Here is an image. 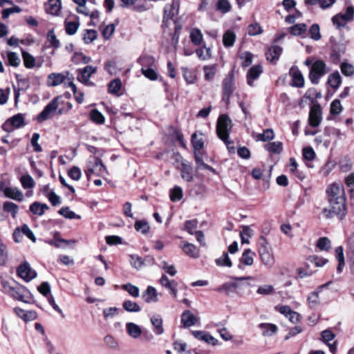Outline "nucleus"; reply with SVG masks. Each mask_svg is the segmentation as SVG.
I'll return each mask as SVG.
<instances>
[{
    "mask_svg": "<svg viewBox=\"0 0 354 354\" xmlns=\"http://www.w3.org/2000/svg\"><path fill=\"white\" fill-rule=\"evenodd\" d=\"M259 328L263 329V336H272L277 331V326L272 324L262 323L259 324Z\"/></svg>",
    "mask_w": 354,
    "mask_h": 354,
    "instance_id": "obj_33",
    "label": "nucleus"
},
{
    "mask_svg": "<svg viewBox=\"0 0 354 354\" xmlns=\"http://www.w3.org/2000/svg\"><path fill=\"white\" fill-rule=\"evenodd\" d=\"M138 62L142 66V68H151L154 66L155 59L151 55H142L141 56Z\"/></svg>",
    "mask_w": 354,
    "mask_h": 354,
    "instance_id": "obj_34",
    "label": "nucleus"
},
{
    "mask_svg": "<svg viewBox=\"0 0 354 354\" xmlns=\"http://www.w3.org/2000/svg\"><path fill=\"white\" fill-rule=\"evenodd\" d=\"M231 122L230 118L227 115L223 114L219 116L216 125L217 135L225 142L228 149H230V145L232 144V142L228 140Z\"/></svg>",
    "mask_w": 354,
    "mask_h": 354,
    "instance_id": "obj_3",
    "label": "nucleus"
},
{
    "mask_svg": "<svg viewBox=\"0 0 354 354\" xmlns=\"http://www.w3.org/2000/svg\"><path fill=\"white\" fill-rule=\"evenodd\" d=\"M126 330L127 334L133 339L138 338L142 333L140 326L133 322L126 324Z\"/></svg>",
    "mask_w": 354,
    "mask_h": 354,
    "instance_id": "obj_21",
    "label": "nucleus"
},
{
    "mask_svg": "<svg viewBox=\"0 0 354 354\" xmlns=\"http://www.w3.org/2000/svg\"><path fill=\"white\" fill-rule=\"evenodd\" d=\"M215 263L218 266H226L230 268L232 266V263L227 252H223L221 257L215 260Z\"/></svg>",
    "mask_w": 354,
    "mask_h": 354,
    "instance_id": "obj_48",
    "label": "nucleus"
},
{
    "mask_svg": "<svg viewBox=\"0 0 354 354\" xmlns=\"http://www.w3.org/2000/svg\"><path fill=\"white\" fill-rule=\"evenodd\" d=\"M341 81L342 78L338 72L332 73L328 78V83L334 89H337L339 86Z\"/></svg>",
    "mask_w": 354,
    "mask_h": 354,
    "instance_id": "obj_40",
    "label": "nucleus"
},
{
    "mask_svg": "<svg viewBox=\"0 0 354 354\" xmlns=\"http://www.w3.org/2000/svg\"><path fill=\"white\" fill-rule=\"evenodd\" d=\"M122 288L124 290L127 291L128 293L133 297H138L140 295L139 288L131 283L124 284L122 286Z\"/></svg>",
    "mask_w": 354,
    "mask_h": 354,
    "instance_id": "obj_52",
    "label": "nucleus"
},
{
    "mask_svg": "<svg viewBox=\"0 0 354 354\" xmlns=\"http://www.w3.org/2000/svg\"><path fill=\"white\" fill-rule=\"evenodd\" d=\"M21 183L24 188L29 189L33 187L35 182L30 175H24L21 177Z\"/></svg>",
    "mask_w": 354,
    "mask_h": 354,
    "instance_id": "obj_63",
    "label": "nucleus"
},
{
    "mask_svg": "<svg viewBox=\"0 0 354 354\" xmlns=\"http://www.w3.org/2000/svg\"><path fill=\"white\" fill-rule=\"evenodd\" d=\"M190 39L194 44L196 46L201 44L203 41V34L201 31L198 28L192 29L190 33Z\"/></svg>",
    "mask_w": 354,
    "mask_h": 354,
    "instance_id": "obj_41",
    "label": "nucleus"
},
{
    "mask_svg": "<svg viewBox=\"0 0 354 354\" xmlns=\"http://www.w3.org/2000/svg\"><path fill=\"white\" fill-rule=\"evenodd\" d=\"M22 57L24 66L28 68H32L35 66V59L29 53L22 50Z\"/></svg>",
    "mask_w": 354,
    "mask_h": 354,
    "instance_id": "obj_38",
    "label": "nucleus"
},
{
    "mask_svg": "<svg viewBox=\"0 0 354 354\" xmlns=\"http://www.w3.org/2000/svg\"><path fill=\"white\" fill-rule=\"evenodd\" d=\"M97 71L96 67L92 66H86L83 68L77 70V80L84 83L85 85L93 84L89 81L90 77Z\"/></svg>",
    "mask_w": 354,
    "mask_h": 354,
    "instance_id": "obj_9",
    "label": "nucleus"
},
{
    "mask_svg": "<svg viewBox=\"0 0 354 354\" xmlns=\"http://www.w3.org/2000/svg\"><path fill=\"white\" fill-rule=\"evenodd\" d=\"M231 8V5L227 0H218L216 5V9L223 14L230 12Z\"/></svg>",
    "mask_w": 354,
    "mask_h": 354,
    "instance_id": "obj_47",
    "label": "nucleus"
},
{
    "mask_svg": "<svg viewBox=\"0 0 354 354\" xmlns=\"http://www.w3.org/2000/svg\"><path fill=\"white\" fill-rule=\"evenodd\" d=\"M258 250L262 263L270 268L274 264V257L271 247L263 236H261L258 241Z\"/></svg>",
    "mask_w": 354,
    "mask_h": 354,
    "instance_id": "obj_2",
    "label": "nucleus"
},
{
    "mask_svg": "<svg viewBox=\"0 0 354 354\" xmlns=\"http://www.w3.org/2000/svg\"><path fill=\"white\" fill-rule=\"evenodd\" d=\"M80 24L79 22L75 21H69L65 22V29L66 32L69 35H73L75 34L77 32L78 28H79Z\"/></svg>",
    "mask_w": 354,
    "mask_h": 354,
    "instance_id": "obj_58",
    "label": "nucleus"
},
{
    "mask_svg": "<svg viewBox=\"0 0 354 354\" xmlns=\"http://www.w3.org/2000/svg\"><path fill=\"white\" fill-rule=\"evenodd\" d=\"M8 65H10L14 67H17L19 66L21 63V59L17 55V53L15 52H9L8 53Z\"/></svg>",
    "mask_w": 354,
    "mask_h": 354,
    "instance_id": "obj_49",
    "label": "nucleus"
},
{
    "mask_svg": "<svg viewBox=\"0 0 354 354\" xmlns=\"http://www.w3.org/2000/svg\"><path fill=\"white\" fill-rule=\"evenodd\" d=\"M325 283L324 285H322L319 286L317 288V290L312 292L308 297V306L312 309H315L318 307L319 304V292L321 291L324 288L326 287L329 283Z\"/></svg>",
    "mask_w": 354,
    "mask_h": 354,
    "instance_id": "obj_16",
    "label": "nucleus"
},
{
    "mask_svg": "<svg viewBox=\"0 0 354 354\" xmlns=\"http://www.w3.org/2000/svg\"><path fill=\"white\" fill-rule=\"evenodd\" d=\"M58 213L63 216L64 217L68 218V219H73V218H80V216L77 215L74 212L70 210L68 207H62Z\"/></svg>",
    "mask_w": 354,
    "mask_h": 354,
    "instance_id": "obj_51",
    "label": "nucleus"
},
{
    "mask_svg": "<svg viewBox=\"0 0 354 354\" xmlns=\"http://www.w3.org/2000/svg\"><path fill=\"white\" fill-rule=\"evenodd\" d=\"M179 2L174 1L171 5H166L164 8V18L172 19L178 14Z\"/></svg>",
    "mask_w": 354,
    "mask_h": 354,
    "instance_id": "obj_24",
    "label": "nucleus"
},
{
    "mask_svg": "<svg viewBox=\"0 0 354 354\" xmlns=\"http://www.w3.org/2000/svg\"><path fill=\"white\" fill-rule=\"evenodd\" d=\"M159 282L160 285L167 289L174 298L177 297L178 283L175 280H169L166 274H162Z\"/></svg>",
    "mask_w": 354,
    "mask_h": 354,
    "instance_id": "obj_13",
    "label": "nucleus"
},
{
    "mask_svg": "<svg viewBox=\"0 0 354 354\" xmlns=\"http://www.w3.org/2000/svg\"><path fill=\"white\" fill-rule=\"evenodd\" d=\"M196 53L198 57L203 60L208 59L212 56L210 48H207L206 46L197 49Z\"/></svg>",
    "mask_w": 354,
    "mask_h": 354,
    "instance_id": "obj_56",
    "label": "nucleus"
},
{
    "mask_svg": "<svg viewBox=\"0 0 354 354\" xmlns=\"http://www.w3.org/2000/svg\"><path fill=\"white\" fill-rule=\"evenodd\" d=\"M326 199L329 207H324L322 213L326 218L337 216L343 220L347 214L346 197L344 185L340 183H333L326 189Z\"/></svg>",
    "mask_w": 354,
    "mask_h": 354,
    "instance_id": "obj_1",
    "label": "nucleus"
},
{
    "mask_svg": "<svg viewBox=\"0 0 354 354\" xmlns=\"http://www.w3.org/2000/svg\"><path fill=\"white\" fill-rule=\"evenodd\" d=\"M317 247L321 250H328L330 248V241L326 237H322L318 239Z\"/></svg>",
    "mask_w": 354,
    "mask_h": 354,
    "instance_id": "obj_62",
    "label": "nucleus"
},
{
    "mask_svg": "<svg viewBox=\"0 0 354 354\" xmlns=\"http://www.w3.org/2000/svg\"><path fill=\"white\" fill-rule=\"evenodd\" d=\"M262 71V67L260 65H255L250 68L247 74L248 84L253 86V81L259 77Z\"/></svg>",
    "mask_w": 354,
    "mask_h": 354,
    "instance_id": "obj_20",
    "label": "nucleus"
},
{
    "mask_svg": "<svg viewBox=\"0 0 354 354\" xmlns=\"http://www.w3.org/2000/svg\"><path fill=\"white\" fill-rule=\"evenodd\" d=\"M90 118L93 122L98 124H104L105 121V118L102 113L97 109H93L91 111Z\"/></svg>",
    "mask_w": 354,
    "mask_h": 354,
    "instance_id": "obj_44",
    "label": "nucleus"
},
{
    "mask_svg": "<svg viewBox=\"0 0 354 354\" xmlns=\"http://www.w3.org/2000/svg\"><path fill=\"white\" fill-rule=\"evenodd\" d=\"M75 241H69L60 237V234L58 232H55L53 234V239L48 241L47 243L55 248H61V243H65L68 245L70 243H74Z\"/></svg>",
    "mask_w": 354,
    "mask_h": 354,
    "instance_id": "obj_29",
    "label": "nucleus"
},
{
    "mask_svg": "<svg viewBox=\"0 0 354 354\" xmlns=\"http://www.w3.org/2000/svg\"><path fill=\"white\" fill-rule=\"evenodd\" d=\"M192 145L194 148V152H198L203 149L204 142L202 137H198L196 133L192 136L191 138Z\"/></svg>",
    "mask_w": 354,
    "mask_h": 354,
    "instance_id": "obj_36",
    "label": "nucleus"
},
{
    "mask_svg": "<svg viewBox=\"0 0 354 354\" xmlns=\"http://www.w3.org/2000/svg\"><path fill=\"white\" fill-rule=\"evenodd\" d=\"M47 39L50 45L55 49L60 47V42L57 39L53 29L48 30L47 33Z\"/></svg>",
    "mask_w": 354,
    "mask_h": 354,
    "instance_id": "obj_55",
    "label": "nucleus"
},
{
    "mask_svg": "<svg viewBox=\"0 0 354 354\" xmlns=\"http://www.w3.org/2000/svg\"><path fill=\"white\" fill-rule=\"evenodd\" d=\"M65 79L62 73H53L48 76L47 84L49 86H57L63 83Z\"/></svg>",
    "mask_w": 354,
    "mask_h": 354,
    "instance_id": "obj_26",
    "label": "nucleus"
},
{
    "mask_svg": "<svg viewBox=\"0 0 354 354\" xmlns=\"http://www.w3.org/2000/svg\"><path fill=\"white\" fill-rule=\"evenodd\" d=\"M223 100L227 102L234 91V73L230 72L228 75L224 78L222 84Z\"/></svg>",
    "mask_w": 354,
    "mask_h": 354,
    "instance_id": "obj_8",
    "label": "nucleus"
},
{
    "mask_svg": "<svg viewBox=\"0 0 354 354\" xmlns=\"http://www.w3.org/2000/svg\"><path fill=\"white\" fill-rule=\"evenodd\" d=\"M142 299L146 303L156 302L158 301V294L156 288L153 286H148L147 290L142 293Z\"/></svg>",
    "mask_w": 354,
    "mask_h": 354,
    "instance_id": "obj_23",
    "label": "nucleus"
},
{
    "mask_svg": "<svg viewBox=\"0 0 354 354\" xmlns=\"http://www.w3.org/2000/svg\"><path fill=\"white\" fill-rule=\"evenodd\" d=\"M3 210L11 213L15 218L18 212V206L12 202L6 201L3 203Z\"/></svg>",
    "mask_w": 354,
    "mask_h": 354,
    "instance_id": "obj_59",
    "label": "nucleus"
},
{
    "mask_svg": "<svg viewBox=\"0 0 354 354\" xmlns=\"http://www.w3.org/2000/svg\"><path fill=\"white\" fill-rule=\"evenodd\" d=\"M354 7L349 6L346 8L344 13H338L333 17L332 22L337 29L344 27L348 22L353 20Z\"/></svg>",
    "mask_w": 354,
    "mask_h": 354,
    "instance_id": "obj_5",
    "label": "nucleus"
},
{
    "mask_svg": "<svg viewBox=\"0 0 354 354\" xmlns=\"http://www.w3.org/2000/svg\"><path fill=\"white\" fill-rule=\"evenodd\" d=\"M290 76L292 77V86L302 88L304 86V77L297 66H292L289 71Z\"/></svg>",
    "mask_w": 354,
    "mask_h": 354,
    "instance_id": "obj_14",
    "label": "nucleus"
},
{
    "mask_svg": "<svg viewBox=\"0 0 354 354\" xmlns=\"http://www.w3.org/2000/svg\"><path fill=\"white\" fill-rule=\"evenodd\" d=\"M235 39H236L235 33L230 30H227L224 33L223 37V43L224 46L226 48L232 47L234 44Z\"/></svg>",
    "mask_w": 354,
    "mask_h": 354,
    "instance_id": "obj_31",
    "label": "nucleus"
},
{
    "mask_svg": "<svg viewBox=\"0 0 354 354\" xmlns=\"http://www.w3.org/2000/svg\"><path fill=\"white\" fill-rule=\"evenodd\" d=\"M61 97H54L43 109V111L37 116L38 122L41 123L48 119L52 118L56 111L58 109Z\"/></svg>",
    "mask_w": 354,
    "mask_h": 354,
    "instance_id": "obj_4",
    "label": "nucleus"
},
{
    "mask_svg": "<svg viewBox=\"0 0 354 354\" xmlns=\"http://www.w3.org/2000/svg\"><path fill=\"white\" fill-rule=\"evenodd\" d=\"M265 147L269 152L279 154L283 150V144L281 142H272L267 144Z\"/></svg>",
    "mask_w": 354,
    "mask_h": 354,
    "instance_id": "obj_43",
    "label": "nucleus"
},
{
    "mask_svg": "<svg viewBox=\"0 0 354 354\" xmlns=\"http://www.w3.org/2000/svg\"><path fill=\"white\" fill-rule=\"evenodd\" d=\"M170 199L173 202L180 201L183 197V190L178 186H175L172 189L170 190L169 194Z\"/></svg>",
    "mask_w": 354,
    "mask_h": 354,
    "instance_id": "obj_53",
    "label": "nucleus"
},
{
    "mask_svg": "<svg viewBox=\"0 0 354 354\" xmlns=\"http://www.w3.org/2000/svg\"><path fill=\"white\" fill-rule=\"evenodd\" d=\"M283 48L279 46H272L266 53L268 60L271 62L276 63L282 53Z\"/></svg>",
    "mask_w": 354,
    "mask_h": 354,
    "instance_id": "obj_18",
    "label": "nucleus"
},
{
    "mask_svg": "<svg viewBox=\"0 0 354 354\" xmlns=\"http://www.w3.org/2000/svg\"><path fill=\"white\" fill-rule=\"evenodd\" d=\"M326 74V64L322 60L315 61L312 65L309 78L313 84H317L319 79Z\"/></svg>",
    "mask_w": 354,
    "mask_h": 354,
    "instance_id": "obj_6",
    "label": "nucleus"
},
{
    "mask_svg": "<svg viewBox=\"0 0 354 354\" xmlns=\"http://www.w3.org/2000/svg\"><path fill=\"white\" fill-rule=\"evenodd\" d=\"M308 261L312 263H314L316 267H322L328 262L327 259L319 257L316 255L309 256Z\"/></svg>",
    "mask_w": 354,
    "mask_h": 354,
    "instance_id": "obj_61",
    "label": "nucleus"
},
{
    "mask_svg": "<svg viewBox=\"0 0 354 354\" xmlns=\"http://www.w3.org/2000/svg\"><path fill=\"white\" fill-rule=\"evenodd\" d=\"M183 250L186 254L189 255L191 257L196 258L198 257V250L196 248V247L192 243H185L183 247Z\"/></svg>",
    "mask_w": 354,
    "mask_h": 354,
    "instance_id": "obj_39",
    "label": "nucleus"
},
{
    "mask_svg": "<svg viewBox=\"0 0 354 354\" xmlns=\"http://www.w3.org/2000/svg\"><path fill=\"white\" fill-rule=\"evenodd\" d=\"M307 30V26L305 24H295L289 28V32L291 35L295 36L301 35Z\"/></svg>",
    "mask_w": 354,
    "mask_h": 354,
    "instance_id": "obj_42",
    "label": "nucleus"
},
{
    "mask_svg": "<svg viewBox=\"0 0 354 354\" xmlns=\"http://www.w3.org/2000/svg\"><path fill=\"white\" fill-rule=\"evenodd\" d=\"M135 228L137 231H140L142 234H145L149 230V225L145 221H137L135 223Z\"/></svg>",
    "mask_w": 354,
    "mask_h": 354,
    "instance_id": "obj_64",
    "label": "nucleus"
},
{
    "mask_svg": "<svg viewBox=\"0 0 354 354\" xmlns=\"http://www.w3.org/2000/svg\"><path fill=\"white\" fill-rule=\"evenodd\" d=\"M194 158L197 168L198 169H206L214 174L216 173L215 169L212 167L207 165L203 162V158L198 152H194Z\"/></svg>",
    "mask_w": 354,
    "mask_h": 354,
    "instance_id": "obj_32",
    "label": "nucleus"
},
{
    "mask_svg": "<svg viewBox=\"0 0 354 354\" xmlns=\"http://www.w3.org/2000/svg\"><path fill=\"white\" fill-rule=\"evenodd\" d=\"M5 195L15 201H21L23 200V193L15 187H7L4 191Z\"/></svg>",
    "mask_w": 354,
    "mask_h": 354,
    "instance_id": "obj_30",
    "label": "nucleus"
},
{
    "mask_svg": "<svg viewBox=\"0 0 354 354\" xmlns=\"http://www.w3.org/2000/svg\"><path fill=\"white\" fill-rule=\"evenodd\" d=\"M274 137V131L272 129H266L262 133H259L257 136V140L267 142L272 140Z\"/></svg>",
    "mask_w": 354,
    "mask_h": 354,
    "instance_id": "obj_45",
    "label": "nucleus"
},
{
    "mask_svg": "<svg viewBox=\"0 0 354 354\" xmlns=\"http://www.w3.org/2000/svg\"><path fill=\"white\" fill-rule=\"evenodd\" d=\"M151 323L153 326V331L156 335H161L164 333L163 320L160 315H156L151 317Z\"/></svg>",
    "mask_w": 354,
    "mask_h": 354,
    "instance_id": "obj_19",
    "label": "nucleus"
},
{
    "mask_svg": "<svg viewBox=\"0 0 354 354\" xmlns=\"http://www.w3.org/2000/svg\"><path fill=\"white\" fill-rule=\"evenodd\" d=\"M309 124L313 127L319 125L322 121V109L319 104L313 105L309 113Z\"/></svg>",
    "mask_w": 354,
    "mask_h": 354,
    "instance_id": "obj_11",
    "label": "nucleus"
},
{
    "mask_svg": "<svg viewBox=\"0 0 354 354\" xmlns=\"http://www.w3.org/2000/svg\"><path fill=\"white\" fill-rule=\"evenodd\" d=\"M192 334L193 336L201 341H204L209 344L212 346H215L218 344V340L215 339L214 337L202 330H193L192 331Z\"/></svg>",
    "mask_w": 354,
    "mask_h": 354,
    "instance_id": "obj_17",
    "label": "nucleus"
},
{
    "mask_svg": "<svg viewBox=\"0 0 354 354\" xmlns=\"http://www.w3.org/2000/svg\"><path fill=\"white\" fill-rule=\"evenodd\" d=\"M322 340L327 344L330 352L335 353L337 349L336 344H330L329 342L335 338V334L330 330H325L321 333Z\"/></svg>",
    "mask_w": 354,
    "mask_h": 354,
    "instance_id": "obj_22",
    "label": "nucleus"
},
{
    "mask_svg": "<svg viewBox=\"0 0 354 354\" xmlns=\"http://www.w3.org/2000/svg\"><path fill=\"white\" fill-rule=\"evenodd\" d=\"M180 176L187 182L193 180V167L187 161H183L180 167Z\"/></svg>",
    "mask_w": 354,
    "mask_h": 354,
    "instance_id": "obj_15",
    "label": "nucleus"
},
{
    "mask_svg": "<svg viewBox=\"0 0 354 354\" xmlns=\"http://www.w3.org/2000/svg\"><path fill=\"white\" fill-rule=\"evenodd\" d=\"M122 86V82L120 79H115L109 84V92L118 95Z\"/></svg>",
    "mask_w": 354,
    "mask_h": 354,
    "instance_id": "obj_46",
    "label": "nucleus"
},
{
    "mask_svg": "<svg viewBox=\"0 0 354 354\" xmlns=\"http://www.w3.org/2000/svg\"><path fill=\"white\" fill-rule=\"evenodd\" d=\"M123 308L128 312H139L140 311V307L139 305L134 301L130 300H126L124 301Z\"/></svg>",
    "mask_w": 354,
    "mask_h": 354,
    "instance_id": "obj_54",
    "label": "nucleus"
},
{
    "mask_svg": "<svg viewBox=\"0 0 354 354\" xmlns=\"http://www.w3.org/2000/svg\"><path fill=\"white\" fill-rule=\"evenodd\" d=\"M181 322L185 327H190L195 325L196 318L190 310H187L183 313L181 315Z\"/></svg>",
    "mask_w": 354,
    "mask_h": 354,
    "instance_id": "obj_27",
    "label": "nucleus"
},
{
    "mask_svg": "<svg viewBox=\"0 0 354 354\" xmlns=\"http://www.w3.org/2000/svg\"><path fill=\"white\" fill-rule=\"evenodd\" d=\"M71 60L75 64H79L80 63L86 64L91 62V58L84 55L82 53L75 52L73 56L72 57Z\"/></svg>",
    "mask_w": 354,
    "mask_h": 354,
    "instance_id": "obj_35",
    "label": "nucleus"
},
{
    "mask_svg": "<svg viewBox=\"0 0 354 354\" xmlns=\"http://www.w3.org/2000/svg\"><path fill=\"white\" fill-rule=\"evenodd\" d=\"M335 254H336V259L338 261V266L337 268V270L338 272H341L342 271L343 267L345 265L343 248L342 246L337 247L335 249Z\"/></svg>",
    "mask_w": 354,
    "mask_h": 354,
    "instance_id": "obj_37",
    "label": "nucleus"
},
{
    "mask_svg": "<svg viewBox=\"0 0 354 354\" xmlns=\"http://www.w3.org/2000/svg\"><path fill=\"white\" fill-rule=\"evenodd\" d=\"M216 64L211 66H205L203 67V71L205 73V78L206 80L210 81L214 78V76L216 71Z\"/></svg>",
    "mask_w": 354,
    "mask_h": 354,
    "instance_id": "obj_50",
    "label": "nucleus"
},
{
    "mask_svg": "<svg viewBox=\"0 0 354 354\" xmlns=\"http://www.w3.org/2000/svg\"><path fill=\"white\" fill-rule=\"evenodd\" d=\"M17 274L26 281H30L37 277V272L32 270L27 262L20 265L17 268Z\"/></svg>",
    "mask_w": 354,
    "mask_h": 354,
    "instance_id": "obj_10",
    "label": "nucleus"
},
{
    "mask_svg": "<svg viewBox=\"0 0 354 354\" xmlns=\"http://www.w3.org/2000/svg\"><path fill=\"white\" fill-rule=\"evenodd\" d=\"M237 287L238 284L236 283L227 282L223 284L221 287L216 288V290L220 292H224L228 295L231 291L236 289Z\"/></svg>",
    "mask_w": 354,
    "mask_h": 354,
    "instance_id": "obj_57",
    "label": "nucleus"
},
{
    "mask_svg": "<svg viewBox=\"0 0 354 354\" xmlns=\"http://www.w3.org/2000/svg\"><path fill=\"white\" fill-rule=\"evenodd\" d=\"M254 253L252 252L250 249H246L243 251L241 257L239 259L240 264L243 263L245 266H252L254 262L253 256ZM241 268V266L239 265Z\"/></svg>",
    "mask_w": 354,
    "mask_h": 354,
    "instance_id": "obj_28",
    "label": "nucleus"
},
{
    "mask_svg": "<svg viewBox=\"0 0 354 354\" xmlns=\"http://www.w3.org/2000/svg\"><path fill=\"white\" fill-rule=\"evenodd\" d=\"M98 167H100V173H97V176H104V174H108L106 168L103 164L102 160L99 158H94L93 166L88 167L87 170L85 171L88 179L90 178L91 174H96V170Z\"/></svg>",
    "mask_w": 354,
    "mask_h": 354,
    "instance_id": "obj_12",
    "label": "nucleus"
},
{
    "mask_svg": "<svg viewBox=\"0 0 354 354\" xmlns=\"http://www.w3.org/2000/svg\"><path fill=\"white\" fill-rule=\"evenodd\" d=\"M309 34L313 39L315 41L319 40L321 39V34L319 25L317 24H313L310 28Z\"/></svg>",
    "mask_w": 354,
    "mask_h": 354,
    "instance_id": "obj_60",
    "label": "nucleus"
},
{
    "mask_svg": "<svg viewBox=\"0 0 354 354\" xmlns=\"http://www.w3.org/2000/svg\"><path fill=\"white\" fill-rule=\"evenodd\" d=\"M25 125L24 114L17 113L5 122L2 129L7 132H11L14 129H19Z\"/></svg>",
    "mask_w": 354,
    "mask_h": 354,
    "instance_id": "obj_7",
    "label": "nucleus"
},
{
    "mask_svg": "<svg viewBox=\"0 0 354 354\" xmlns=\"http://www.w3.org/2000/svg\"><path fill=\"white\" fill-rule=\"evenodd\" d=\"M45 9L46 12L56 15H58L61 9L60 0H48V3L45 4Z\"/></svg>",
    "mask_w": 354,
    "mask_h": 354,
    "instance_id": "obj_25",
    "label": "nucleus"
}]
</instances>
